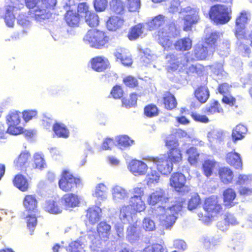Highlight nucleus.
Here are the masks:
<instances>
[{"label":"nucleus","mask_w":252,"mask_h":252,"mask_svg":"<svg viewBox=\"0 0 252 252\" xmlns=\"http://www.w3.org/2000/svg\"><path fill=\"white\" fill-rule=\"evenodd\" d=\"M165 16L158 14L147 22L149 30H158V35L159 43L164 48H169L172 44L171 38L176 37L179 31L174 22L166 25L164 28L161 29L165 23Z\"/></svg>","instance_id":"1"},{"label":"nucleus","mask_w":252,"mask_h":252,"mask_svg":"<svg viewBox=\"0 0 252 252\" xmlns=\"http://www.w3.org/2000/svg\"><path fill=\"white\" fill-rule=\"evenodd\" d=\"M24 8V4L20 0H7L5 1L2 18L8 27H13L16 15L17 22L19 25L24 26L29 24V17L26 12H20Z\"/></svg>","instance_id":"2"},{"label":"nucleus","mask_w":252,"mask_h":252,"mask_svg":"<svg viewBox=\"0 0 252 252\" xmlns=\"http://www.w3.org/2000/svg\"><path fill=\"white\" fill-rule=\"evenodd\" d=\"M212 2H222L231 5L233 0H209ZM211 21L216 25H222L228 23L232 18L231 5L216 3L212 5L208 11Z\"/></svg>","instance_id":"3"},{"label":"nucleus","mask_w":252,"mask_h":252,"mask_svg":"<svg viewBox=\"0 0 252 252\" xmlns=\"http://www.w3.org/2000/svg\"><path fill=\"white\" fill-rule=\"evenodd\" d=\"M185 199L177 198L171 206H158L156 214L160 224L166 229H170L177 220L176 215L182 211Z\"/></svg>","instance_id":"4"},{"label":"nucleus","mask_w":252,"mask_h":252,"mask_svg":"<svg viewBox=\"0 0 252 252\" xmlns=\"http://www.w3.org/2000/svg\"><path fill=\"white\" fill-rule=\"evenodd\" d=\"M24 3L28 9H33L34 19L41 21L51 17L52 11L55 9L57 0H24Z\"/></svg>","instance_id":"5"},{"label":"nucleus","mask_w":252,"mask_h":252,"mask_svg":"<svg viewBox=\"0 0 252 252\" xmlns=\"http://www.w3.org/2000/svg\"><path fill=\"white\" fill-rule=\"evenodd\" d=\"M63 7L65 10L63 20L71 28L79 27L82 22V13H84L83 2L77 3L75 0H67Z\"/></svg>","instance_id":"6"},{"label":"nucleus","mask_w":252,"mask_h":252,"mask_svg":"<svg viewBox=\"0 0 252 252\" xmlns=\"http://www.w3.org/2000/svg\"><path fill=\"white\" fill-rule=\"evenodd\" d=\"M91 47L101 49L107 47L110 38L106 32L96 29L89 30L83 38Z\"/></svg>","instance_id":"7"},{"label":"nucleus","mask_w":252,"mask_h":252,"mask_svg":"<svg viewBox=\"0 0 252 252\" xmlns=\"http://www.w3.org/2000/svg\"><path fill=\"white\" fill-rule=\"evenodd\" d=\"M82 184V180L75 176L69 170H63L58 181L59 188L63 192H69L73 191Z\"/></svg>","instance_id":"8"},{"label":"nucleus","mask_w":252,"mask_h":252,"mask_svg":"<svg viewBox=\"0 0 252 252\" xmlns=\"http://www.w3.org/2000/svg\"><path fill=\"white\" fill-rule=\"evenodd\" d=\"M203 208L209 219L218 217L224 212L222 204L217 195H211L205 198L203 204Z\"/></svg>","instance_id":"9"},{"label":"nucleus","mask_w":252,"mask_h":252,"mask_svg":"<svg viewBox=\"0 0 252 252\" xmlns=\"http://www.w3.org/2000/svg\"><path fill=\"white\" fill-rule=\"evenodd\" d=\"M186 183V177L181 172H174L170 178V186L179 193L184 194L188 193L190 190L189 186Z\"/></svg>","instance_id":"10"},{"label":"nucleus","mask_w":252,"mask_h":252,"mask_svg":"<svg viewBox=\"0 0 252 252\" xmlns=\"http://www.w3.org/2000/svg\"><path fill=\"white\" fill-rule=\"evenodd\" d=\"M21 113L17 110L10 111L5 117L7 125V131L8 133H19L22 130V126H19L21 122Z\"/></svg>","instance_id":"11"},{"label":"nucleus","mask_w":252,"mask_h":252,"mask_svg":"<svg viewBox=\"0 0 252 252\" xmlns=\"http://www.w3.org/2000/svg\"><path fill=\"white\" fill-rule=\"evenodd\" d=\"M169 200L165 190L159 189L148 195L147 202L150 206H155L159 203L161 204L160 206H167L170 202Z\"/></svg>","instance_id":"12"},{"label":"nucleus","mask_w":252,"mask_h":252,"mask_svg":"<svg viewBox=\"0 0 252 252\" xmlns=\"http://www.w3.org/2000/svg\"><path fill=\"white\" fill-rule=\"evenodd\" d=\"M128 207L130 208L132 213L136 214L145 211L146 206L142 199L130 197L128 205L127 206L123 207L121 210L120 214L122 218H126L127 215L126 212Z\"/></svg>","instance_id":"13"},{"label":"nucleus","mask_w":252,"mask_h":252,"mask_svg":"<svg viewBox=\"0 0 252 252\" xmlns=\"http://www.w3.org/2000/svg\"><path fill=\"white\" fill-rule=\"evenodd\" d=\"M248 21V13L245 10L240 12L235 20V27L234 32L236 37H243L246 36L245 29Z\"/></svg>","instance_id":"14"},{"label":"nucleus","mask_w":252,"mask_h":252,"mask_svg":"<svg viewBox=\"0 0 252 252\" xmlns=\"http://www.w3.org/2000/svg\"><path fill=\"white\" fill-rule=\"evenodd\" d=\"M151 160L156 165L157 170L162 175H168L173 170V164L165 157H152Z\"/></svg>","instance_id":"15"},{"label":"nucleus","mask_w":252,"mask_h":252,"mask_svg":"<svg viewBox=\"0 0 252 252\" xmlns=\"http://www.w3.org/2000/svg\"><path fill=\"white\" fill-rule=\"evenodd\" d=\"M84 13H82L85 22L90 27H95L99 25V19L98 15L92 11L89 4L86 2H83Z\"/></svg>","instance_id":"16"},{"label":"nucleus","mask_w":252,"mask_h":252,"mask_svg":"<svg viewBox=\"0 0 252 252\" xmlns=\"http://www.w3.org/2000/svg\"><path fill=\"white\" fill-rule=\"evenodd\" d=\"M90 63L92 69L97 72H104L110 67L108 59L102 56L92 58L90 61Z\"/></svg>","instance_id":"17"},{"label":"nucleus","mask_w":252,"mask_h":252,"mask_svg":"<svg viewBox=\"0 0 252 252\" xmlns=\"http://www.w3.org/2000/svg\"><path fill=\"white\" fill-rule=\"evenodd\" d=\"M199 20L198 10L194 8H191L189 10L184 18V31L186 32L190 31L192 26L196 24Z\"/></svg>","instance_id":"18"},{"label":"nucleus","mask_w":252,"mask_h":252,"mask_svg":"<svg viewBox=\"0 0 252 252\" xmlns=\"http://www.w3.org/2000/svg\"><path fill=\"white\" fill-rule=\"evenodd\" d=\"M86 223L94 225L100 220L101 218V209L94 205L89 207L86 210Z\"/></svg>","instance_id":"19"},{"label":"nucleus","mask_w":252,"mask_h":252,"mask_svg":"<svg viewBox=\"0 0 252 252\" xmlns=\"http://www.w3.org/2000/svg\"><path fill=\"white\" fill-rule=\"evenodd\" d=\"M23 205L28 214L39 213L38 201L35 195H26L23 200Z\"/></svg>","instance_id":"20"},{"label":"nucleus","mask_w":252,"mask_h":252,"mask_svg":"<svg viewBox=\"0 0 252 252\" xmlns=\"http://www.w3.org/2000/svg\"><path fill=\"white\" fill-rule=\"evenodd\" d=\"M128 167L129 171L135 176L144 175L148 170V166L144 162L135 159L130 161Z\"/></svg>","instance_id":"21"},{"label":"nucleus","mask_w":252,"mask_h":252,"mask_svg":"<svg viewBox=\"0 0 252 252\" xmlns=\"http://www.w3.org/2000/svg\"><path fill=\"white\" fill-rule=\"evenodd\" d=\"M111 233V226L105 221L99 222L96 226V234L99 240L108 241Z\"/></svg>","instance_id":"22"},{"label":"nucleus","mask_w":252,"mask_h":252,"mask_svg":"<svg viewBox=\"0 0 252 252\" xmlns=\"http://www.w3.org/2000/svg\"><path fill=\"white\" fill-rule=\"evenodd\" d=\"M237 196L235 190L231 188H227L222 192L223 204L227 208H231L236 204L234 202Z\"/></svg>","instance_id":"23"},{"label":"nucleus","mask_w":252,"mask_h":252,"mask_svg":"<svg viewBox=\"0 0 252 252\" xmlns=\"http://www.w3.org/2000/svg\"><path fill=\"white\" fill-rule=\"evenodd\" d=\"M226 162L237 169H242V161L239 154L235 152H230L226 155Z\"/></svg>","instance_id":"24"},{"label":"nucleus","mask_w":252,"mask_h":252,"mask_svg":"<svg viewBox=\"0 0 252 252\" xmlns=\"http://www.w3.org/2000/svg\"><path fill=\"white\" fill-rule=\"evenodd\" d=\"M193 94L196 99L201 103H205L210 97V91L206 85L198 86Z\"/></svg>","instance_id":"25"},{"label":"nucleus","mask_w":252,"mask_h":252,"mask_svg":"<svg viewBox=\"0 0 252 252\" xmlns=\"http://www.w3.org/2000/svg\"><path fill=\"white\" fill-rule=\"evenodd\" d=\"M219 177L220 181L224 184L231 183L234 177L233 171L227 167H221L218 169Z\"/></svg>","instance_id":"26"},{"label":"nucleus","mask_w":252,"mask_h":252,"mask_svg":"<svg viewBox=\"0 0 252 252\" xmlns=\"http://www.w3.org/2000/svg\"><path fill=\"white\" fill-rule=\"evenodd\" d=\"M174 49L178 52H184L189 50L192 47V40L188 37L177 39L173 44Z\"/></svg>","instance_id":"27"},{"label":"nucleus","mask_w":252,"mask_h":252,"mask_svg":"<svg viewBox=\"0 0 252 252\" xmlns=\"http://www.w3.org/2000/svg\"><path fill=\"white\" fill-rule=\"evenodd\" d=\"M124 19L119 16L112 15L110 16L106 22L107 28L109 31H115L124 25Z\"/></svg>","instance_id":"28"},{"label":"nucleus","mask_w":252,"mask_h":252,"mask_svg":"<svg viewBox=\"0 0 252 252\" xmlns=\"http://www.w3.org/2000/svg\"><path fill=\"white\" fill-rule=\"evenodd\" d=\"M12 183L16 188L23 192L27 191L29 189V183L26 177L21 174L16 175L12 180Z\"/></svg>","instance_id":"29"},{"label":"nucleus","mask_w":252,"mask_h":252,"mask_svg":"<svg viewBox=\"0 0 252 252\" xmlns=\"http://www.w3.org/2000/svg\"><path fill=\"white\" fill-rule=\"evenodd\" d=\"M162 100L164 108L168 110L174 109L177 105L175 97L169 92H166L163 94Z\"/></svg>","instance_id":"30"},{"label":"nucleus","mask_w":252,"mask_h":252,"mask_svg":"<svg viewBox=\"0 0 252 252\" xmlns=\"http://www.w3.org/2000/svg\"><path fill=\"white\" fill-rule=\"evenodd\" d=\"M61 199L64 205L67 208L76 207L80 203L78 196L72 193L65 194L63 196Z\"/></svg>","instance_id":"31"},{"label":"nucleus","mask_w":252,"mask_h":252,"mask_svg":"<svg viewBox=\"0 0 252 252\" xmlns=\"http://www.w3.org/2000/svg\"><path fill=\"white\" fill-rule=\"evenodd\" d=\"M53 130L55 135L58 138H67L69 136V131L63 123L56 122L53 126Z\"/></svg>","instance_id":"32"},{"label":"nucleus","mask_w":252,"mask_h":252,"mask_svg":"<svg viewBox=\"0 0 252 252\" xmlns=\"http://www.w3.org/2000/svg\"><path fill=\"white\" fill-rule=\"evenodd\" d=\"M165 59L167 62L168 71H175L179 68L181 63L176 55L173 53L168 54L165 56Z\"/></svg>","instance_id":"33"},{"label":"nucleus","mask_w":252,"mask_h":252,"mask_svg":"<svg viewBox=\"0 0 252 252\" xmlns=\"http://www.w3.org/2000/svg\"><path fill=\"white\" fill-rule=\"evenodd\" d=\"M167 155L166 158L172 164L180 162L183 159L182 152L180 148L168 150Z\"/></svg>","instance_id":"34"},{"label":"nucleus","mask_w":252,"mask_h":252,"mask_svg":"<svg viewBox=\"0 0 252 252\" xmlns=\"http://www.w3.org/2000/svg\"><path fill=\"white\" fill-rule=\"evenodd\" d=\"M247 132V127L242 124H238L232 130L231 137L233 141L236 142L242 139Z\"/></svg>","instance_id":"35"},{"label":"nucleus","mask_w":252,"mask_h":252,"mask_svg":"<svg viewBox=\"0 0 252 252\" xmlns=\"http://www.w3.org/2000/svg\"><path fill=\"white\" fill-rule=\"evenodd\" d=\"M45 209L51 214H57L62 212V207L59 201L49 200L46 201Z\"/></svg>","instance_id":"36"},{"label":"nucleus","mask_w":252,"mask_h":252,"mask_svg":"<svg viewBox=\"0 0 252 252\" xmlns=\"http://www.w3.org/2000/svg\"><path fill=\"white\" fill-rule=\"evenodd\" d=\"M110 10L111 14L113 15H122L125 11L124 2L122 0H112Z\"/></svg>","instance_id":"37"},{"label":"nucleus","mask_w":252,"mask_h":252,"mask_svg":"<svg viewBox=\"0 0 252 252\" xmlns=\"http://www.w3.org/2000/svg\"><path fill=\"white\" fill-rule=\"evenodd\" d=\"M30 158L31 154L29 152H22L14 160V165L17 168L22 170L23 167H26Z\"/></svg>","instance_id":"38"},{"label":"nucleus","mask_w":252,"mask_h":252,"mask_svg":"<svg viewBox=\"0 0 252 252\" xmlns=\"http://www.w3.org/2000/svg\"><path fill=\"white\" fill-rule=\"evenodd\" d=\"M144 27L142 23H138L132 26L127 34L128 38L130 40H134L139 38L143 32Z\"/></svg>","instance_id":"39"},{"label":"nucleus","mask_w":252,"mask_h":252,"mask_svg":"<svg viewBox=\"0 0 252 252\" xmlns=\"http://www.w3.org/2000/svg\"><path fill=\"white\" fill-rule=\"evenodd\" d=\"M141 94L136 93H131L129 94V97H123L122 98V106L126 108L134 107L137 105L138 96H141Z\"/></svg>","instance_id":"40"},{"label":"nucleus","mask_w":252,"mask_h":252,"mask_svg":"<svg viewBox=\"0 0 252 252\" xmlns=\"http://www.w3.org/2000/svg\"><path fill=\"white\" fill-rule=\"evenodd\" d=\"M205 113L208 115H212L216 113L223 114L224 110L218 100H213L210 102L209 106L205 108Z\"/></svg>","instance_id":"41"},{"label":"nucleus","mask_w":252,"mask_h":252,"mask_svg":"<svg viewBox=\"0 0 252 252\" xmlns=\"http://www.w3.org/2000/svg\"><path fill=\"white\" fill-rule=\"evenodd\" d=\"M186 154L188 155V161L190 165L197 164L200 154L196 148L194 147L189 148L187 150Z\"/></svg>","instance_id":"42"},{"label":"nucleus","mask_w":252,"mask_h":252,"mask_svg":"<svg viewBox=\"0 0 252 252\" xmlns=\"http://www.w3.org/2000/svg\"><path fill=\"white\" fill-rule=\"evenodd\" d=\"M216 162L214 160L206 159L202 163V168L204 174L206 177H210L213 174Z\"/></svg>","instance_id":"43"},{"label":"nucleus","mask_w":252,"mask_h":252,"mask_svg":"<svg viewBox=\"0 0 252 252\" xmlns=\"http://www.w3.org/2000/svg\"><path fill=\"white\" fill-rule=\"evenodd\" d=\"M38 214L31 213L26 217V223L27 228L31 232V234L32 235L33 232L37 225Z\"/></svg>","instance_id":"44"},{"label":"nucleus","mask_w":252,"mask_h":252,"mask_svg":"<svg viewBox=\"0 0 252 252\" xmlns=\"http://www.w3.org/2000/svg\"><path fill=\"white\" fill-rule=\"evenodd\" d=\"M143 114L148 118L155 117L158 115L159 110L156 104L150 103L144 107Z\"/></svg>","instance_id":"45"},{"label":"nucleus","mask_w":252,"mask_h":252,"mask_svg":"<svg viewBox=\"0 0 252 252\" xmlns=\"http://www.w3.org/2000/svg\"><path fill=\"white\" fill-rule=\"evenodd\" d=\"M123 83L126 87L129 89H137L139 87L138 80L136 77L132 75H127L124 77Z\"/></svg>","instance_id":"46"},{"label":"nucleus","mask_w":252,"mask_h":252,"mask_svg":"<svg viewBox=\"0 0 252 252\" xmlns=\"http://www.w3.org/2000/svg\"><path fill=\"white\" fill-rule=\"evenodd\" d=\"M107 190L106 186L104 184L100 183L96 186L93 195L97 198L104 199L106 197Z\"/></svg>","instance_id":"47"},{"label":"nucleus","mask_w":252,"mask_h":252,"mask_svg":"<svg viewBox=\"0 0 252 252\" xmlns=\"http://www.w3.org/2000/svg\"><path fill=\"white\" fill-rule=\"evenodd\" d=\"M43 158L39 154H35L33 157L32 167L34 169H42L45 166Z\"/></svg>","instance_id":"48"},{"label":"nucleus","mask_w":252,"mask_h":252,"mask_svg":"<svg viewBox=\"0 0 252 252\" xmlns=\"http://www.w3.org/2000/svg\"><path fill=\"white\" fill-rule=\"evenodd\" d=\"M118 145L120 147H127L131 146L133 141L127 135H120L116 138Z\"/></svg>","instance_id":"49"},{"label":"nucleus","mask_w":252,"mask_h":252,"mask_svg":"<svg viewBox=\"0 0 252 252\" xmlns=\"http://www.w3.org/2000/svg\"><path fill=\"white\" fill-rule=\"evenodd\" d=\"M165 145L168 150L175 149V148H180L178 141L176 139L175 136L172 134L166 137L165 140Z\"/></svg>","instance_id":"50"},{"label":"nucleus","mask_w":252,"mask_h":252,"mask_svg":"<svg viewBox=\"0 0 252 252\" xmlns=\"http://www.w3.org/2000/svg\"><path fill=\"white\" fill-rule=\"evenodd\" d=\"M126 6L129 12H138L141 6L140 0H126Z\"/></svg>","instance_id":"51"},{"label":"nucleus","mask_w":252,"mask_h":252,"mask_svg":"<svg viewBox=\"0 0 252 252\" xmlns=\"http://www.w3.org/2000/svg\"><path fill=\"white\" fill-rule=\"evenodd\" d=\"M201 204V199L197 193L192 195L189 199L188 204V208L189 210H192L197 208Z\"/></svg>","instance_id":"52"},{"label":"nucleus","mask_w":252,"mask_h":252,"mask_svg":"<svg viewBox=\"0 0 252 252\" xmlns=\"http://www.w3.org/2000/svg\"><path fill=\"white\" fill-rule=\"evenodd\" d=\"M110 94L112 97L115 99H122L125 92L121 86L116 85L112 88Z\"/></svg>","instance_id":"53"},{"label":"nucleus","mask_w":252,"mask_h":252,"mask_svg":"<svg viewBox=\"0 0 252 252\" xmlns=\"http://www.w3.org/2000/svg\"><path fill=\"white\" fill-rule=\"evenodd\" d=\"M116 57L125 66H129L132 63V61L130 56L124 52H117Z\"/></svg>","instance_id":"54"},{"label":"nucleus","mask_w":252,"mask_h":252,"mask_svg":"<svg viewBox=\"0 0 252 252\" xmlns=\"http://www.w3.org/2000/svg\"><path fill=\"white\" fill-rule=\"evenodd\" d=\"M163 247L158 243H153L147 246L143 250V252H163Z\"/></svg>","instance_id":"55"},{"label":"nucleus","mask_w":252,"mask_h":252,"mask_svg":"<svg viewBox=\"0 0 252 252\" xmlns=\"http://www.w3.org/2000/svg\"><path fill=\"white\" fill-rule=\"evenodd\" d=\"M108 6L107 0H94V6L96 12L104 11Z\"/></svg>","instance_id":"56"},{"label":"nucleus","mask_w":252,"mask_h":252,"mask_svg":"<svg viewBox=\"0 0 252 252\" xmlns=\"http://www.w3.org/2000/svg\"><path fill=\"white\" fill-rule=\"evenodd\" d=\"M159 175L155 170H152L146 176L147 184L151 185L157 183L159 179Z\"/></svg>","instance_id":"57"},{"label":"nucleus","mask_w":252,"mask_h":252,"mask_svg":"<svg viewBox=\"0 0 252 252\" xmlns=\"http://www.w3.org/2000/svg\"><path fill=\"white\" fill-rule=\"evenodd\" d=\"M232 86L227 83H222L219 84L217 90L222 95L230 93Z\"/></svg>","instance_id":"58"},{"label":"nucleus","mask_w":252,"mask_h":252,"mask_svg":"<svg viewBox=\"0 0 252 252\" xmlns=\"http://www.w3.org/2000/svg\"><path fill=\"white\" fill-rule=\"evenodd\" d=\"M25 122H28L33 118L36 117L37 112L35 110H24L21 115Z\"/></svg>","instance_id":"59"},{"label":"nucleus","mask_w":252,"mask_h":252,"mask_svg":"<svg viewBox=\"0 0 252 252\" xmlns=\"http://www.w3.org/2000/svg\"><path fill=\"white\" fill-rule=\"evenodd\" d=\"M142 226L146 231H151L154 230L155 228L154 221L150 218H145L143 220Z\"/></svg>","instance_id":"60"},{"label":"nucleus","mask_w":252,"mask_h":252,"mask_svg":"<svg viewBox=\"0 0 252 252\" xmlns=\"http://www.w3.org/2000/svg\"><path fill=\"white\" fill-rule=\"evenodd\" d=\"M82 244L76 241L71 242L67 249L68 252H82Z\"/></svg>","instance_id":"61"},{"label":"nucleus","mask_w":252,"mask_h":252,"mask_svg":"<svg viewBox=\"0 0 252 252\" xmlns=\"http://www.w3.org/2000/svg\"><path fill=\"white\" fill-rule=\"evenodd\" d=\"M221 102L230 106H233L236 104V99L235 97L231 95L230 94L223 95L221 98Z\"/></svg>","instance_id":"62"},{"label":"nucleus","mask_w":252,"mask_h":252,"mask_svg":"<svg viewBox=\"0 0 252 252\" xmlns=\"http://www.w3.org/2000/svg\"><path fill=\"white\" fill-rule=\"evenodd\" d=\"M190 116L193 120L197 122L206 124L209 122V119L205 115H200L195 112H192Z\"/></svg>","instance_id":"63"},{"label":"nucleus","mask_w":252,"mask_h":252,"mask_svg":"<svg viewBox=\"0 0 252 252\" xmlns=\"http://www.w3.org/2000/svg\"><path fill=\"white\" fill-rule=\"evenodd\" d=\"M219 38L218 34L215 32L211 33L210 36L206 38V42L210 47L214 48L216 46V43Z\"/></svg>","instance_id":"64"}]
</instances>
